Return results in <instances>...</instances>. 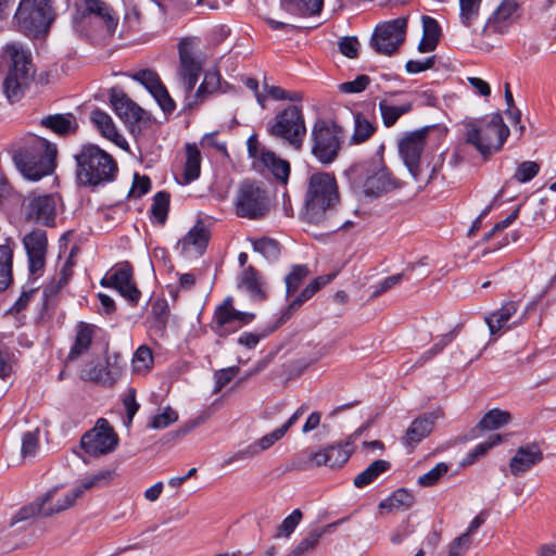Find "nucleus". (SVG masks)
I'll use <instances>...</instances> for the list:
<instances>
[{"label": "nucleus", "mask_w": 556, "mask_h": 556, "mask_svg": "<svg viewBox=\"0 0 556 556\" xmlns=\"http://www.w3.org/2000/svg\"><path fill=\"white\" fill-rule=\"evenodd\" d=\"M222 77L216 68L208 70L204 74V79L198 87L194 94L188 97L186 106L192 109L202 103L208 94H212L222 88Z\"/></svg>", "instance_id": "nucleus-26"}, {"label": "nucleus", "mask_w": 556, "mask_h": 556, "mask_svg": "<svg viewBox=\"0 0 556 556\" xmlns=\"http://www.w3.org/2000/svg\"><path fill=\"white\" fill-rule=\"evenodd\" d=\"M52 22L50 0H21L14 15L15 26L28 37L46 34Z\"/></svg>", "instance_id": "nucleus-9"}, {"label": "nucleus", "mask_w": 556, "mask_h": 556, "mask_svg": "<svg viewBox=\"0 0 556 556\" xmlns=\"http://www.w3.org/2000/svg\"><path fill=\"white\" fill-rule=\"evenodd\" d=\"M359 41L355 36H345L339 39V51L349 59H355L358 55Z\"/></svg>", "instance_id": "nucleus-60"}, {"label": "nucleus", "mask_w": 556, "mask_h": 556, "mask_svg": "<svg viewBox=\"0 0 556 556\" xmlns=\"http://www.w3.org/2000/svg\"><path fill=\"white\" fill-rule=\"evenodd\" d=\"M431 127L426 126L405 132L397 141L399 154L414 178L418 181L421 172V155Z\"/></svg>", "instance_id": "nucleus-12"}, {"label": "nucleus", "mask_w": 556, "mask_h": 556, "mask_svg": "<svg viewBox=\"0 0 556 556\" xmlns=\"http://www.w3.org/2000/svg\"><path fill=\"white\" fill-rule=\"evenodd\" d=\"M415 503L414 495L406 489H399L392 493L388 498L379 503L380 509L389 510H407Z\"/></svg>", "instance_id": "nucleus-37"}, {"label": "nucleus", "mask_w": 556, "mask_h": 556, "mask_svg": "<svg viewBox=\"0 0 556 556\" xmlns=\"http://www.w3.org/2000/svg\"><path fill=\"white\" fill-rule=\"evenodd\" d=\"M406 28L407 17L405 16L379 24L371 36L370 46L379 54L391 55L404 42Z\"/></svg>", "instance_id": "nucleus-13"}, {"label": "nucleus", "mask_w": 556, "mask_h": 556, "mask_svg": "<svg viewBox=\"0 0 556 556\" xmlns=\"http://www.w3.org/2000/svg\"><path fill=\"white\" fill-rule=\"evenodd\" d=\"M324 0H280V9L291 15L307 17L321 12Z\"/></svg>", "instance_id": "nucleus-31"}, {"label": "nucleus", "mask_w": 556, "mask_h": 556, "mask_svg": "<svg viewBox=\"0 0 556 556\" xmlns=\"http://www.w3.org/2000/svg\"><path fill=\"white\" fill-rule=\"evenodd\" d=\"M97 327L92 324L79 321L75 328V339L67 355L68 361H75L85 355L93 341Z\"/></svg>", "instance_id": "nucleus-24"}, {"label": "nucleus", "mask_w": 556, "mask_h": 556, "mask_svg": "<svg viewBox=\"0 0 556 556\" xmlns=\"http://www.w3.org/2000/svg\"><path fill=\"white\" fill-rule=\"evenodd\" d=\"M344 130L334 122L318 118L311 130L312 155L323 165L332 164L344 143Z\"/></svg>", "instance_id": "nucleus-6"}, {"label": "nucleus", "mask_w": 556, "mask_h": 556, "mask_svg": "<svg viewBox=\"0 0 556 556\" xmlns=\"http://www.w3.org/2000/svg\"><path fill=\"white\" fill-rule=\"evenodd\" d=\"M271 137L286 141L296 151L303 147L306 136V124L301 105L290 104L278 112L267 127Z\"/></svg>", "instance_id": "nucleus-8"}, {"label": "nucleus", "mask_w": 556, "mask_h": 556, "mask_svg": "<svg viewBox=\"0 0 556 556\" xmlns=\"http://www.w3.org/2000/svg\"><path fill=\"white\" fill-rule=\"evenodd\" d=\"M261 160L278 180L287 184L290 175L289 162L278 157L274 152L270 151L262 152Z\"/></svg>", "instance_id": "nucleus-38"}, {"label": "nucleus", "mask_w": 556, "mask_h": 556, "mask_svg": "<svg viewBox=\"0 0 556 556\" xmlns=\"http://www.w3.org/2000/svg\"><path fill=\"white\" fill-rule=\"evenodd\" d=\"M132 79L142 84L151 94L156 93L164 86L159 75L151 70L135 73Z\"/></svg>", "instance_id": "nucleus-51"}, {"label": "nucleus", "mask_w": 556, "mask_h": 556, "mask_svg": "<svg viewBox=\"0 0 556 556\" xmlns=\"http://www.w3.org/2000/svg\"><path fill=\"white\" fill-rule=\"evenodd\" d=\"M279 326H277V324L270 328H268V330L262 332V333H255V332H243L240 334V337L238 338L237 342L238 344L247 348V349H254L258 342L261 341V339L267 337L269 333L274 332Z\"/></svg>", "instance_id": "nucleus-61"}, {"label": "nucleus", "mask_w": 556, "mask_h": 556, "mask_svg": "<svg viewBox=\"0 0 556 556\" xmlns=\"http://www.w3.org/2000/svg\"><path fill=\"white\" fill-rule=\"evenodd\" d=\"M186 163L184 170L185 182H191L200 176L201 153L194 143H188L186 147Z\"/></svg>", "instance_id": "nucleus-40"}, {"label": "nucleus", "mask_w": 556, "mask_h": 556, "mask_svg": "<svg viewBox=\"0 0 556 556\" xmlns=\"http://www.w3.org/2000/svg\"><path fill=\"white\" fill-rule=\"evenodd\" d=\"M413 110L412 102H404L400 105L389 103L387 100L379 102V111L386 127H392L401 116Z\"/></svg>", "instance_id": "nucleus-35"}, {"label": "nucleus", "mask_w": 556, "mask_h": 556, "mask_svg": "<svg viewBox=\"0 0 556 556\" xmlns=\"http://www.w3.org/2000/svg\"><path fill=\"white\" fill-rule=\"evenodd\" d=\"M238 286L244 288L254 299L263 300L265 298V293L261 288L258 273L253 266H249L242 271Z\"/></svg>", "instance_id": "nucleus-41"}, {"label": "nucleus", "mask_w": 556, "mask_h": 556, "mask_svg": "<svg viewBox=\"0 0 556 556\" xmlns=\"http://www.w3.org/2000/svg\"><path fill=\"white\" fill-rule=\"evenodd\" d=\"M118 444V437L104 418L98 419L94 427L80 439V447L91 456L113 452Z\"/></svg>", "instance_id": "nucleus-14"}, {"label": "nucleus", "mask_w": 556, "mask_h": 556, "mask_svg": "<svg viewBox=\"0 0 556 556\" xmlns=\"http://www.w3.org/2000/svg\"><path fill=\"white\" fill-rule=\"evenodd\" d=\"M427 265H428V263H427L426 257L421 258L418 263L408 264L402 273L389 276L386 279H383L379 283L377 289L374 291L371 296L377 298V296L381 295L382 293H384L388 290H390L391 288H393L395 285L400 283L403 279H405V278L408 279L409 278L408 273L415 270L416 267L427 266Z\"/></svg>", "instance_id": "nucleus-43"}, {"label": "nucleus", "mask_w": 556, "mask_h": 556, "mask_svg": "<svg viewBox=\"0 0 556 556\" xmlns=\"http://www.w3.org/2000/svg\"><path fill=\"white\" fill-rule=\"evenodd\" d=\"M253 248L256 252L261 253L265 258L269 261L277 260L280 254L279 243L276 240L269 238L256 240L253 244Z\"/></svg>", "instance_id": "nucleus-52"}, {"label": "nucleus", "mask_w": 556, "mask_h": 556, "mask_svg": "<svg viewBox=\"0 0 556 556\" xmlns=\"http://www.w3.org/2000/svg\"><path fill=\"white\" fill-rule=\"evenodd\" d=\"M5 53L10 59L9 73L3 81V89L9 101H17L23 89L31 79V55L20 43H9Z\"/></svg>", "instance_id": "nucleus-7"}, {"label": "nucleus", "mask_w": 556, "mask_h": 556, "mask_svg": "<svg viewBox=\"0 0 556 556\" xmlns=\"http://www.w3.org/2000/svg\"><path fill=\"white\" fill-rule=\"evenodd\" d=\"M382 151L383 146L376 156L357 166V170L364 177L363 192L366 197L378 198L402 186L386 166Z\"/></svg>", "instance_id": "nucleus-10"}, {"label": "nucleus", "mask_w": 556, "mask_h": 556, "mask_svg": "<svg viewBox=\"0 0 556 556\" xmlns=\"http://www.w3.org/2000/svg\"><path fill=\"white\" fill-rule=\"evenodd\" d=\"M56 154L55 144L36 137L30 144L15 153L14 162L25 178L37 181L53 172Z\"/></svg>", "instance_id": "nucleus-4"}, {"label": "nucleus", "mask_w": 556, "mask_h": 556, "mask_svg": "<svg viewBox=\"0 0 556 556\" xmlns=\"http://www.w3.org/2000/svg\"><path fill=\"white\" fill-rule=\"evenodd\" d=\"M41 125L60 136L74 134L78 128L76 118L72 114L49 115L41 119Z\"/></svg>", "instance_id": "nucleus-33"}, {"label": "nucleus", "mask_w": 556, "mask_h": 556, "mask_svg": "<svg viewBox=\"0 0 556 556\" xmlns=\"http://www.w3.org/2000/svg\"><path fill=\"white\" fill-rule=\"evenodd\" d=\"M311 465L315 466H329L327 450H320L315 453H311L307 460H296L293 463V468L298 470H304Z\"/></svg>", "instance_id": "nucleus-56"}, {"label": "nucleus", "mask_w": 556, "mask_h": 556, "mask_svg": "<svg viewBox=\"0 0 556 556\" xmlns=\"http://www.w3.org/2000/svg\"><path fill=\"white\" fill-rule=\"evenodd\" d=\"M233 207L238 217L261 219L270 212L271 198L263 182L247 179L236 190Z\"/></svg>", "instance_id": "nucleus-5"}, {"label": "nucleus", "mask_w": 556, "mask_h": 556, "mask_svg": "<svg viewBox=\"0 0 556 556\" xmlns=\"http://www.w3.org/2000/svg\"><path fill=\"white\" fill-rule=\"evenodd\" d=\"M543 450L540 442H529L523 445V471L543 460Z\"/></svg>", "instance_id": "nucleus-50"}, {"label": "nucleus", "mask_w": 556, "mask_h": 556, "mask_svg": "<svg viewBox=\"0 0 556 556\" xmlns=\"http://www.w3.org/2000/svg\"><path fill=\"white\" fill-rule=\"evenodd\" d=\"M482 0H459V20L465 27H470L478 18Z\"/></svg>", "instance_id": "nucleus-47"}, {"label": "nucleus", "mask_w": 556, "mask_h": 556, "mask_svg": "<svg viewBox=\"0 0 556 556\" xmlns=\"http://www.w3.org/2000/svg\"><path fill=\"white\" fill-rule=\"evenodd\" d=\"M58 488H53L46 492L42 496L38 497L34 503L23 506L16 515L11 520V526H14L21 521L28 520L34 516H42L50 517L54 514H59L60 511H54L53 509L58 508V504L62 502V500L56 501V503L47 506L48 503L52 501Z\"/></svg>", "instance_id": "nucleus-20"}, {"label": "nucleus", "mask_w": 556, "mask_h": 556, "mask_svg": "<svg viewBox=\"0 0 556 556\" xmlns=\"http://www.w3.org/2000/svg\"><path fill=\"white\" fill-rule=\"evenodd\" d=\"M340 202L337 179L333 174L315 172L307 179L302 218L305 223L321 226L328 232L339 228L349 229L351 220L333 222L332 215Z\"/></svg>", "instance_id": "nucleus-1"}, {"label": "nucleus", "mask_w": 556, "mask_h": 556, "mask_svg": "<svg viewBox=\"0 0 556 556\" xmlns=\"http://www.w3.org/2000/svg\"><path fill=\"white\" fill-rule=\"evenodd\" d=\"M309 270L306 265H293L289 275L286 276V294L287 298L292 296L308 276Z\"/></svg>", "instance_id": "nucleus-45"}, {"label": "nucleus", "mask_w": 556, "mask_h": 556, "mask_svg": "<svg viewBox=\"0 0 556 556\" xmlns=\"http://www.w3.org/2000/svg\"><path fill=\"white\" fill-rule=\"evenodd\" d=\"M24 245L28 256L29 271L38 274L46 264L48 239L45 230L36 229L25 236Z\"/></svg>", "instance_id": "nucleus-18"}, {"label": "nucleus", "mask_w": 556, "mask_h": 556, "mask_svg": "<svg viewBox=\"0 0 556 556\" xmlns=\"http://www.w3.org/2000/svg\"><path fill=\"white\" fill-rule=\"evenodd\" d=\"M376 127L361 113L354 116V131L351 142L359 144L367 141L375 132Z\"/></svg>", "instance_id": "nucleus-44"}, {"label": "nucleus", "mask_w": 556, "mask_h": 556, "mask_svg": "<svg viewBox=\"0 0 556 556\" xmlns=\"http://www.w3.org/2000/svg\"><path fill=\"white\" fill-rule=\"evenodd\" d=\"M326 450L331 468L341 467L351 456V451H348L342 444L329 445Z\"/></svg>", "instance_id": "nucleus-53"}, {"label": "nucleus", "mask_w": 556, "mask_h": 556, "mask_svg": "<svg viewBox=\"0 0 556 556\" xmlns=\"http://www.w3.org/2000/svg\"><path fill=\"white\" fill-rule=\"evenodd\" d=\"M136 370H147L150 368L153 357L150 348L141 345L135 352L132 358Z\"/></svg>", "instance_id": "nucleus-63"}, {"label": "nucleus", "mask_w": 556, "mask_h": 556, "mask_svg": "<svg viewBox=\"0 0 556 556\" xmlns=\"http://www.w3.org/2000/svg\"><path fill=\"white\" fill-rule=\"evenodd\" d=\"M76 180L83 187H99L115 179L117 163L96 144H85L75 154Z\"/></svg>", "instance_id": "nucleus-2"}, {"label": "nucleus", "mask_w": 556, "mask_h": 556, "mask_svg": "<svg viewBox=\"0 0 556 556\" xmlns=\"http://www.w3.org/2000/svg\"><path fill=\"white\" fill-rule=\"evenodd\" d=\"M448 471V465L445 463L437 464L428 472L424 473L418 478V484L420 486H432L439 482V480Z\"/></svg>", "instance_id": "nucleus-54"}, {"label": "nucleus", "mask_w": 556, "mask_h": 556, "mask_svg": "<svg viewBox=\"0 0 556 556\" xmlns=\"http://www.w3.org/2000/svg\"><path fill=\"white\" fill-rule=\"evenodd\" d=\"M519 308L518 301H508L502 305V307L485 316L484 320L489 327V331L492 336L498 334L502 331H506L511 328L513 325H517L518 320L509 324V320L516 315Z\"/></svg>", "instance_id": "nucleus-23"}, {"label": "nucleus", "mask_w": 556, "mask_h": 556, "mask_svg": "<svg viewBox=\"0 0 556 556\" xmlns=\"http://www.w3.org/2000/svg\"><path fill=\"white\" fill-rule=\"evenodd\" d=\"M90 119L103 137L113 141L118 147L124 148L127 146L126 140L117 132L113 119L108 113L101 110H93L90 114Z\"/></svg>", "instance_id": "nucleus-29"}, {"label": "nucleus", "mask_w": 556, "mask_h": 556, "mask_svg": "<svg viewBox=\"0 0 556 556\" xmlns=\"http://www.w3.org/2000/svg\"><path fill=\"white\" fill-rule=\"evenodd\" d=\"M285 433L279 429H275L270 433L262 437L257 442L249 445L244 450H241L233 454L231 457L225 459L224 465H230L233 462L243 460L247 458H252L253 456L257 455L258 453L268 450L270 446H273L277 441H279Z\"/></svg>", "instance_id": "nucleus-25"}, {"label": "nucleus", "mask_w": 556, "mask_h": 556, "mask_svg": "<svg viewBox=\"0 0 556 556\" xmlns=\"http://www.w3.org/2000/svg\"><path fill=\"white\" fill-rule=\"evenodd\" d=\"M55 217V200L50 194L34 197L27 205V218L51 226Z\"/></svg>", "instance_id": "nucleus-21"}, {"label": "nucleus", "mask_w": 556, "mask_h": 556, "mask_svg": "<svg viewBox=\"0 0 556 556\" xmlns=\"http://www.w3.org/2000/svg\"><path fill=\"white\" fill-rule=\"evenodd\" d=\"M151 314L160 328H164L169 317V307L165 300H156L152 304Z\"/></svg>", "instance_id": "nucleus-64"}, {"label": "nucleus", "mask_w": 556, "mask_h": 556, "mask_svg": "<svg viewBox=\"0 0 556 556\" xmlns=\"http://www.w3.org/2000/svg\"><path fill=\"white\" fill-rule=\"evenodd\" d=\"M511 421V415L507 410L493 408L489 410L479 421V424L470 430V438L480 437L481 431L497 430Z\"/></svg>", "instance_id": "nucleus-27"}, {"label": "nucleus", "mask_w": 556, "mask_h": 556, "mask_svg": "<svg viewBox=\"0 0 556 556\" xmlns=\"http://www.w3.org/2000/svg\"><path fill=\"white\" fill-rule=\"evenodd\" d=\"M317 290L308 283L289 304L285 307L277 320V326H281L288 321L301 306L315 295Z\"/></svg>", "instance_id": "nucleus-39"}, {"label": "nucleus", "mask_w": 556, "mask_h": 556, "mask_svg": "<svg viewBox=\"0 0 556 556\" xmlns=\"http://www.w3.org/2000/svg\"><path fill=\"white\" fill-rule=\"evenodd\" d=\"M110 102L115 113L125 124L134 125L144 117L146 111L121 89H111Z\"/></svg>", "instance_id": "nucleus-19"}, {"label": "nucleus", "mask_w": 556, "mask_h": 556, "mask_svg": "<svg viewBox=\"0 0 556 556\" xmlns=\"http://www.w3.org/2000/svg\"><path fill=\"white\" fill-rule=\"evenodd\" d=\"M301 519H302L301 510L294 509L288 517H286L282 520V522L278 527L276 536L277 538L290 536L294 532V530H295L296 526L300 523Z\"/></svg>", "instance_id": "nucleus-55"}, {"label": "nucleus", "mask_w": 556, "mask_h": 556, "mask_svg": "<svg viewBox=\"0 0 556 556\" xmlns=\"http://www.w3.org/2000/svg\"><path fill=\"white\" fill-rule=\"evenodd\" d=\"M169 208V194L165 191H159L154 198L151 206V215L156 223L163 225L167 219Z\"/></svg>", "instance_id": "nucleus-46"}, {"label": "nucleus", "mask_w": 556, "mask_h": 556, "mask_svg": "<svg viewBox=\"0 0 556 556\" xmlns=\"http://www.w3.org/2000/svg\"><path fill=\"white\" fill-rule=\"evenodd\" d=\"M13 250L10 244H0V292L12 281Z\"/></svg>", "instance_id": "nucleus-42"}, {"label": "nucleus", "mask_w": 556, "mask_h": 556, "mask_svg": "<svg viewBox=\"0 0 556 556\" xmlns=\"http://www.w3.org/2000/svg\"><path fill=\"white\" fill-rule=\"evenodd\" d=\"M464 126L466 142L472 144L484 157L500 150L509 135V129L504 124L500 112L469 119L464 123Z\"/></svg>", "instance_id": "nucleus-3"}, {"label": "nucleus", "mask_w": 556, "mask_h": 556, "mask_svg": "<svg viewBox=\"0 0 556 556\" xmlns=\"http://www.w3.org/2000/svg\"><path fill=\"white\" fill-rule=\"evenodd\" d=\"M101 285L116 289L132 305H136L140 299L141 293L132 282V269L128 263L122 264L110 276L104 277Z\"/></svg>", "instance_id": "nucleus-16"}, {"label": "nucleus", "mask_w": 556, "mask_h": 556, "mask_svg": "<svg viewBox=\"0 0 556 556\" xmlns=\"http://www.w3.org/2000/svg\"><path fill=\"white\" fill-rule=\"evenodd\" d=\"M438 418L439 415L434 412L425 413L415 418L407 428L405 435L403 437V443L406 446H415L421 442L432 432Z\"/></svg>", "instance_id": "nucleus-22"}, {"label": "nucleus", "mask_w": 556, "mask_h": 556, "mask_svg": "<svg viewBox=\"0 0 556 556\" xmlns=\"http://www.w3.org/2000/svg\"><path fill=\"white\" fill-rule=\"evenodd\" d=\"M85 10L89 14L99 16L108 31L113 34L117 26V18L113 16L112 9L102 0H83Z\"/></svg>", "instance_id": "nucleus-34"}, {"label": "nucleus", "mask_w": 556, "mask_h": 556, "mask_svg": "<svg viewBox=\"0 0 556 556\" xmlns=\"http://www.w3.org/2000/svg\"><path fill=\"white\" fill-rule=\"evenodd\" d=\"M105 362L106 374L111 379L110 384L112 387L121 378L124 365L122 364V358L117 353L113 356H106Z\"/></svg>", "instance_id": "nucleus-59"}, {"label": "nucleus", "mask_w": 556, "mask_h": 556, "mask_svg": "<svg viewBox=\"0 0 556 556\" xmlns=\"http://www.w3.org/2000/svg\"><path fill=\"white\" fill-rule=\"evenodd\" d=\"M177 419V412L167 407L161 414H157L152 418L150 427L153 429H163L174 424Z\"/></svg>", "instance_id": "nucleus-62"}, {"label": "nucleus", "mask_w": 556, "mask_h": 556, "mask_svg": "<svg viewBox=\"0 0 556 556\" xmlns=\"http://www.w3.org/2000/svg\"><path fill=\"white\" fill-rule=\"evenodd\" d=\"M519 3L517 0H503L486 22V27L495 31H503L508 22L513 20L518 12Z\"/></svg>", "instance_id": "nucleus-32"}, {"label": "nucleus", "mask_w": 556, "mask_h": 556, "mask_svg": "<svg viewBox=\"0 0 556 556\" xmlns=\"http://www.w3.org/2000/svg\"><path fill=\"white\" fill-rule=\"evenodd\" d=\"M508 434H492L486 441L479 443L467 456V463L472 464L476 459L486 454L493 446L506 441Z\"/></svg>", "instance_id": "nucleus-49"}, {"label": "nucleus", "mask_w": 556, "mask_h": 556, "mask_svg": "<svg viewBox=\"0 0 556 556\" xmlns=\"http://www.w3.org/2000/svg\"><path fill=\"white\" fill-rule=\"evenodd\" d=\"M80 377L86 381H92L105 387H111V379L108 377L106 368L99 364L90 363L86 365V367L81 370Z\"/></svg>", "instance_id": "nucleus-48"}, {"label": "nucleus", "mask_w": 556, "mask_h": 556, "mask_svg": "<svg viewBox=\"0 0 556 556\" xmlns=\"http://www.w3.org/2000/svg\"><path fill=\"white\" fill-rule=\"evenodd\" d=\"M391 464L384 459H377L372 462L365 470L358 473L353 483L356 488L361 489L372 483L381 473L388 471Z\"/></svg>", "instance_id": "nucleus-36"}, {"label": "nucleus", "mask_w": 556, "mask_h": 556, "mask_svg": "<svg viewBox=\"0 0 556 556\" xmlns=\"http://www.w3.org/2000/svg\"><path fill=\"white\" fill-rule=\"evenodd\" d=\"M232 302V298H226L214 312L215 324L212 329L218 337H226L231 331L229 326L236 321L237 309L233 308Z\"/></svg>", "instance_id": "nucleus-28"}, {"label": "nucleus", "mask_w": 556, "mask_h": 556, "mask_svg": "<svg viewBox=\"0 0 556 556\" xmlns=\"http://www.w3.org/2000/svg\"><path fill=\"white\" fill-rule=\"evenodd\" d=\"M115 475V470L105 469L84 478L78 485H76L64 495L62 502L58 504V508L53 510L63 511L72 507L76 500L84 494V492L91 490L92 488H99L109 484L114 479Z\"/></svg>", "instance_id": "nucleus-17"}, {"label": "nucleus", "mask_w": 556, "mask_h": 556, "mask_svg": "<svg viewBox=\"0 0 556 556\" xmlns=\"http://www.w3.org/2000/svg\"><path fill=\"white\" fill-rule=\"evenodd\" d=\"M179 65L177 68V78L184 88L186 98L191 97L199 77L203 70V60L197 52L193 41L190 38H184L178 45Z\"/></svg>", "instance_id": "nucleus-11"}, {"label": "nucleus", "mask_w": 556, "mask_h": 556, "mask_svg": "<svg viewBox=\"0 0 556 556\" xmlns=\"http://www.w3.org/2000/svg\"><path fill=\"white\" fill-rule=\"evenodd\" d=\"M238 366H231L214 372L215 388L214 393H218L226 384H228L238 374Z\"/></svg>", "instance_id": "nucleus-58"}, {"label": "nucleus", "mask_w": 556, "mask_h": 556, "mask_svg": "<svg viewBox=\"0 0 556 556\" xmlns=\"http://www.w3.org/2000/svg\"><path fill=\"white\" fill-rule=\"evenodd\" d=\"M39 448V440L36 432H25L22 437L21 455L23 458L34 457Z\"/></svg>", "instance_id": "nucleus-57"}, {"label": "nucleus", "mask_w": 556, "mask_h": 556, "mask_svg": "<svg viewBox=\"0 0 556 556\" xmlns=\"http://www.w3.org/2000/svg\"><path fill=\"white\" fill-rule=\"evenodd\" d=\"M548 197L544 188H541L523 199V207L526 211L527 227L529 233L534 235L538 229L542 228L548 219L553 218V214L548 207Z\"/></svg>", "instance_id": "nucleus-15"}, {"label": "nucleus", "mask_w": 556, "mask_h": 556, "mask_svg": "<svg viewBox=\"0 0 556 556\" xmlns=\"http://www.w3.org/2000/svg\"><path fill=\"white\" fill-rule=\"evenodd\" d=\"M208 231L204 224L198 222L188 233L178 242L182 253H188L193 248L199 254H202L208 243Z\"/></svg>", "instance_id": "nucleus-30"}]
</instances>
